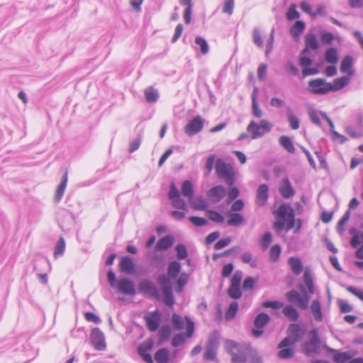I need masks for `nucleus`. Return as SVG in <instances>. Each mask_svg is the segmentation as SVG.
Instances as JSON below:
<instances>
[{"label": "nucleus", "mask_w": 363, "mask_h": 363, "mask_svg": "<svg viewBox=\"0 0 363 363\" xmlns=\"http://www.w3.org/2000/svg\"><path fill=\"white\" fill-rule=\"evenodd\" d=\"M226 351L231 355L234 363H263L257 351L249 345L238 343L228 340L225 342Z\"/></svg>", "instance_id": "f257e3e1"}, {"label": "nucleus", "mask_w": 363, "mask_h": 363, "mask_svg": "<svg viewBox=\"0 0 363 363\" xmlns=\"http://www.w3.org/2000/svg\"><path fill=\"white\" fill-rule=\"evenodd\" d=\"M295 225V213L294 209L289 204H281L277 211L276 221L274 223L275 230L286 231L291 230Z\"/></svg>", "instance_id": "f03ea898"}, {"label": "nucleus", "mask_w": 363, "mask_h": 363, "mask_svg": "<svg viewBox=\"0 0 363 363\" xmlns=\"http://www.w3.org/2000/svg\"><path fill=\"white\" fill-rule=\"evenodd\" d=\"M107 279L112 289L125 295L132 296L135 295L136 291L133 281L126 278H121L118 280L115 273L111 269L107 273Z\"/></svg>", "instance_id": "7ed1b4c3"}, {"label": "nucleus", "mask_w": 363, "mask_h": 363, "mask_svg": "<svg viewBox=\"0 0 363 363\" xmlns=\"http://www.w3.org/2000/svg\"><path fill=\"white\" fill-rule=\"evenodd\" d=\"M302 295L295 289H292L286 294V298L289 303H296L297 306L303 310L308 307L310 296L303 284H301L298 286Z\"/></svg>", "instance_id": "20e7f679"}, {"label": "nucleus", "mask_w": 363, "mask_h": 363, "mask_svg": "<svg viewBox=\"0 0 363 363\" xmlns=\"http://www.w3.org/2000/svg\"><path fill=\"white\" fill-rule=\"evenodd\" d=\"M273 125L267 120L262 119L259 123L251 121L247 127V131L250 134L252 139H257L269 133Z\"/></svg>", "instance_id": "39448f33"}, {"label": "nucleus", "mask_w": 363, "mask_h": 363, "mask_svg": "<svg viewBox=\"0 0 363 363\" xmlns=\"http://www.w3.org/2000/svg\"><path fill=\"white\" fill-rule=\"evenodd\" d=\"M216 171L217 175L224 179L228 186H233L235 182V173L232 167L226 164L221 159H218L216 162Z\"/></svg>", "instance_id": "423d86ee"}, {"label": "nucleus", "mask_w": 363, "mask_h": 363, "mask_svg": "<svg viewBox=\"0 0 363 363\" xmlns=\"http://www.w3.org/2000/svg\"><path fill=\"white\" fill-rule=\"evenodd\" d=\"M57 222L60 228L65 232L72 230L75 225V218L73 213L66 209H62L58 213Z\"/></svg>", "instance_id": "0eeeda50"}, {"label": "nucleus", "mask_w": 363, "mask_h": 363, "mask_svg": "<svg viewBox=\"0 0 363 363\" xmlns=\"http://www.w3.org/2000/svg\"><path fill=\"white\" fill-rule=\"evenodd\" d=\"M308 90L314 94H326L330 92L329 83H327L325 79H312L308 82Z\"/></svg>", "instance_id": "6e6552de"}, {"label": "nucleus", "mask_w": 363, "mask_h": 363, "mask_svg": "<svg viewBox=\"0 0 363 363\" xmlns=\"http://www.w3.org/2000/svg\"><path fill=\"white\" fill-rule=\"evenodd\" d=\"M203 126L204 120L201 116H196L185 125L184 132L188 136L191 137L200 133Z\"/></svg>", "instance_id": "1a4fd4ad"}, {"label": "nucleus", "mask_w": 363, "mask_h": 363, "mask_svg": "<svg viewBox=\"0 0 363 363\" xmlns=\"http://www.w3.org/2000/svg\"><path fill=\"white\" fill-rule=\"evenodd\" d=\"M139 290L148 296H150L157 300L160 298L159 289L155 286L153 282L149 279H145L140 282Z\"/></svg>", "instance_id": "9d476101"}, {"label": "nucleus", "mask_w": 363, "mask_h": 363, "mask_svg": "<svg viewBox=\"0 0 363 363\" xmlns=\"http://www.w3.org/2000/svg\"><path fill=\"white\" fill-rule=\"evenodd\" d=\"M92 347L97 351L106 349L105 335L98 328H92Z\"/></svg>", "instance_id": "9b49d317"}, {"label": "nucleus", "mask_w": 363, "mask_h": 363, "mask_svg": "<svg viewBox=\"0 0 363 363\" xmlns=\"http://www.w3.org/2000/svg\"><path fill=\"white\" fill-rule=\"evenodd\" d=\"M288 334L294 342L301 341L306 334V329L298 323H291L288 328Z\"/></svg>", "instance_id": "f8f14e48"}, {"label": "nucleus", "mask_w": 363, "mask_h": 363, "mask_svg": "<svg viewBox=\"0 0 363 363\" xmlns=\"http://www.w3.org/2000/svg\"><path fill=\"white\" fill-rule=\"evenodd\" d=\"M206 194L213 203H218L225 196L226 189L222 185H217L211 188Z\"/></svg>", "instance_id": "ddd939ff"}, {"label": "nucleus", "mask_w": 363, "mask_h": 363, "mask_svg": "<svg viewBox=\"0 0 363 363\" xmlns=\"http://www.w3.org/2000/svg\"><path fill=\"white\" fill-rule=\"evenodd\" d=\"M269 186L266 184H260L256 191V204L259 206L266 205L269 198Z\"/></svg>", "instance_id": "4468645a"}, {"label": "nucleus", "mask_w": 363, "mask_h": 363, "mask_svg": "<svg viewBox=\"0 0 363 363\" xmlns=\"http://www.w3.org/2000/svg\"><path fill=\"white\" fill-rule=\"evenodd\" d=\"M119 268L125 274H133L135 272V263L129 256H123L119 262Z\"/></svg>", "instance_id": "2eb2a0df"}, {"label": "nucleus", "mask_w": 363, "mask_h": 363, "mask_svg": "<svg viewBox=\"0 0 363 363\" xmlns=\"http://www.w3.org/2000/svg\"><path fill=\"white\" fill-rule=\"evenodd\" d=\"M279 191L281 196L286 199L292 197L295 194L289 179L286 177L282 179Z\"/></svg>", "instance_id": "dca6fc26"}, {"label": "nucleus", "mask_w": 363, "mask_h": 363, "mask_svg": "<svg viewBox=\"0 0 363 363\" xmlns=\"http://www.w3.org/2000/svg\"><path fill=\"white\" fill-rule=\"evenodd\" d=\"M319 342L317 341L316 336L315 338H311L310 340L305 342L303 346L304 353L308 356L318 353L320 350Z\"/></svg>", "instance_id": "f3484780"}, {"label": "nucleus", "mask_w": 363, "mask_h": 363, "mask_svg": "<svg viewBox=\"0 0 363 363\" xmlns=\"http://www.w3.org/2000/svg\"><path fill=\"white\" fill-rule=\"evenodd\" d=\"M303 280L304 283L303 286H305L306 291L310 296V295H312L315 293V288L313 275L308 267H306L304 270Z\"/></svg>", "instance_id": "a211bd4d"}, {"label": "nucleus", "mask_w": 363, "mask_h": 363, "mask_svg": "<svg viewBox=\"0 0 363 363\" xmlns=\"http://www.w3.org/2000/svg\"><path fill=\"white\" fill-rule=\"evenodd\" d=\"M174 239L172 235H165L157 241L155 250L156 252L167 250L174 245Z\"/></svg>", "instance_id": "6ab92c4d"}, {"label": "nucleus", "mask_w": 363, "mask_h": 363, "mask_svg": "<svg viewBox=\"0 0 363 363\" xmlns=\"http://www.w3.org/2000/svg\"><path fill=\"white\" fill-rule=\"evenodd\" d=\"M288 264L295 276H298L301 274L303 265L299 257H290L288 259Z\"/></svg>", "instance_id": "aec40b11"}, {"label": "nucleus", "mask_w": 363, "mask_h": 363, "mask_svg": "<svg viewBox=\"0 0 363 363\" xmlns=\"http://www.w3.org/2000/svg\"><path fill=\"white\" fill-rule=\"evenodd\" d=\"M311 313L317 322H321L323 319V314L322 312L321 305L318 300L315 299L311 302L310 306Z\"/></svg>", "instance_id": "412c9836"}, {"label": "nucleus", "mask_w": 363, "mask_h": 363, "mask_svg": "<svg viewBox=\"0 0 363 363\" xmlns=\"http://www.w3.org/2000/svg\"><path fill=\"white\" fill-rule=\"evenodd\" d=\"M67 181H68V176H67V172L66 171L63 174V175L61 178L60 184L58 185V186L56 189V192H55V201L56 203H58L61 201V199L64 195L66 186H67Z\"/></svg>", "instance_id": "4be33fe9"}, {"label": "nucleus", "mask_w": 363, "mask_h": 363, "mask_svg": "<svg viewBox=\"0 0 363 363\" xmlns=\"http://www.w3.org/2000/svg\"><path fill=\"white\" fill-rule=\"evenodd\" d=\"M350 82V77L349 76H343L340 78H336L333 81V84L329 83V90L330 91H337L345 86H346Z\"/></svg>", "instance_id": "5701e85b"}, {"label": "nucleus", "mask_w": 363, "mask_h": 363, "mask_svg": "<svg viewBox=\"0 0 363 363\" xmlns=\"http://www.w3.org/2000/svg\"><path fill=\"white\" fill-rule=\"evenodd\" d=\"M145 321L147 326L150 331H156L160 326V313L158 311H155L152 313L150 317H146Z\"/></svg>", "instance_id": "b1692460"}, {"label": "nucleus", "mask_w": 363, "mask_h": 363, "mask_svg": "<svg viewBox=\"0 0 363 363\" xmlns=\"http://www.w3.org/2000/svg\"><path fill=\"white\" fill-rule=\"evenodd\" d=\"M352 57L350 55L345 56L341 62L340 72L347 73L349 77L354 75V72L352 69Z\"/></svg>", "instance_id": "393cba45"}, {"label": "nucleus", "mask_w": 363, "mask_h": 363, "mask_svg": "<svg viewBox=\"0 0 363 363\" xmlns=\"http://www.w3.org/2000/svg\"><path fill=\"white\" fill-rule=\"evenodd\" d=\"M226 215L230 217L227 220V224L230 226L237 227L244 223L245 218L239 213H232L228 211Z\"/></svg>", "instance_id": "a878e982"}, {"label": "nucleus", "mask_w": 363, "mask_h": 363, "mask_svg": "<svg viewBox=\"0 0 363 363\" xmlns=\"http://www.w3.org/2000/svg\"><path fill=\"white\" fill-rule=\"evenodd\" d=\"M152 347V343L145 345H141L138 348V352L140 356L143 358V359L147 363H153V359L150 354L147 353V351L150 350Z\"/></svg>", "instance_id": "bb28decb"}, {"label": "nucleus", "mask_w": 363, "mask_h": 363, "mask_svg": "<svg viewBox=\"0 0 363 363\" xmlns=\"http://www.w3.org/2000/svg\"><path fill=\"white\" fill-rule=\"evenodd\" d=\"M257 93V88L255 87L252 94V115L257 118H261L263 116L262 109L259 107L257 101L256 95Z\"/></svg>", "instance_id": "cd10ccee"}, {"label": "nucleus", "mask_w": 363, "mask_h": 363, "mask_svg": "<svg viewBox=\"0 0 363 363\" xmlns=\"http://www.w3.org/2000/svg\"><path fill=\"white\" fill-rule=\"evenodd\" d=\"M182 269L181 264L177 261L170 262L167 268L168 277L171 279H176L180 274Z\"/></svg>", "instance_id": "c85d7f7f"}, {"label": "nucleus", "mask_w": 363, "mask_h": 363, "mask_svg": "<svg viewBox=\"0 0 363 363\" xmlns=\"http://www.w3.org/2000/svg\"><path fill=\"white\" fill-rule=\"evenodd\" d=\"M162 293L163 295L164 303L167 306L173 307L175 303V299L172 287H166L164 289H162Z\"/></svg>", "instance_id": "c756f323"}, {"label": "nucleus", "mask_w": 363, "mask_h": 363, "mask_svg": "<svg viewBox=\"0 0 363 363\" xmlns=\"http://www.w3.org/2000/svg\"><path fill=\"white\" fill-rule=\"evenodd\" d=\"M282 313L291 321H296L298 319L299 314L297 310L291 305L285 306L282 309Z\"/></svg>", "instance_id": "7c9ffc66"}, {"label": "nucleus", "mask_w": 363, "mask_h": 363, "mask_svg": "<svg viewBox=\"0 0 363 363\" xmlns=\"http://www.w3.org/2000/svg\"><path fill=\"white\" fill-rule=\"evenodd\" d=\"M306 28L305 23L302 21H297L290 28V34L295 39H298L303 33Z\"/></svg>", "instance_id": "2f4dec72"}, {"label": "nucleus", "mask_w": 363, "mask_h": 363, "mask_svg": "<svg viewBox=\"0 0 363 363\" xmlns=\"http://www.w3.org/2000/svg\"><path fill=\"white\" fill-rule=\"evenodd\" d=\"M220 344V334L218 331H213L208 336L206 347L218 350Z\"/></svg>", "instance_id": "473e14b6"}, {"label": "nucleus", "mask_w": 363, "mask_h": 363, "mask_svg": "<svg viewBox=\"0 0 363 363\" xmlns=\"http://www.w3.org/2000/svg\"><path fill=\"white\" fill-rule=\"evenodd\" d=\"M154 357L157 363H167L169 360V351L167 348L160 349L155 352Z\"/></svg>", "instance_id": "72a5a7b5"}, {"label": "nucleus", "mask_w": 363, "mask_h": 363, "mask_svg": "<svg viewBox=\"0 0 363 363\" xmlns=\"http://www.w3.org/2000/svg\"><path fill=\"white\" fill-rule=\"evenodd\" d=\"M189 201L191 206L196 210H206L208 207V202L202 197L193 198Z\"/></svg>", "instance_id": "f704fd0d"}, {"label": "nucleus", "mask_w": 363, "mask_h": 363, "mask_svg": "<svg viewBox=\"0 0 363 363\" xmlns=\"http://www.w3.org/2000/svg\"><path fill=\"white\" fill-rule=\"evenodd\" d=\"M182 194L184 196L186 197L189 200L193 199L194 189L193 184L189 180H185L182 185Z\"/></svg>", "instance_id": "c9c22d12"}, {"label": "nucleus", "mask_w": 363, "mask_h": 363, "mask_svg": "<svg viewBox=\"0 0 363 363\" xmlns=\"http://www.w3.org/2000/svg\"><path fill=\"white\" fill-rule=\"evenodd\" d=\"M269 316L264 313H259L254 320V325L256 328L262 329L264 327L269 321Z\"/></svg>", "instance_id": "e433bc0d"}, {"label": "nucleus", "mask_w": 363, "mask_h": 363, "mask_svg": "<svg viewBox=\"0 0 363 363\" xmlns=\"http://www.w3.org/2000/svg\"><path fill=\"white\" fill-rule=\"evenodd\" d=\"M352 358V355L348 352H336L333 357L335 363H345L350 362Z\"/></svg>", "instance_id": "4c0bfd02"}, {"label": "nucleus", "mask_w": 363, "mask_h": 363, "mask_svg": "<svg viewBox=\"0 0 363 363\" xmlns=\"http://www.w3.org/2000/svg\"><path fill=\"white\" fill-rule=\"evenodd\" d=\"M145 97L148 103H154L157 101L159 98V93L157 89L152 86L147 87L145 90Z\"/></svg>", "instance_id": "58836bf2"}, {"label": "nucleus", "mask_w": 363, "mask_h": 363, "mask_svg": "<svg viewBox=\"0 0 363 363\" xmlns=\"http://www.w3.org/2000/svg\"><path fill=\"white\" fill-rule=\"evenodd\" d=\"M189 279V275L185 272H182L179 274V277L177 279V288L176 291L177 293H181L184 287L187 284Z\"/></svg>", "instance_id": "ea45409f"}, {"label": "nucleus", "mask_w": 363, "mask_h": 363, "mask_svg": "<svg viewBox=\"0 0 363 363\" xmlns=\"http://www.w3.org/2000/svg\"><path fill=\"white\" fill-rule=\"evenodd\" d=\"M66 243L63 237H60L59 240L55 244L54 250V257L57 258L58 257L62 256L65 251Z\"/></svg>", "instance_id": "a19ab883"}, {"label": "nucleus", "mask_w": 363, "mask_h": 363, "mask_svg": "<svg viewBox=\"0 0 363 363\" xmlns=\"http://www.w3.org/2000/svg\"><path fill=\"white\" fill-rule=\"evenodd\" d=\"M279 144L285 148L289 152L294 153L295 147L293 145V143L291 138L288 136L282 135L279 138Z\"/></svg>", "instance_id": "79ce46f5"}, {"label": "nucleus", "mask_w": 363, "mask_h": 363, "mask_svg": "<svg viewBox=\"0 0 363 363\" xmlns=\"http://www.w3.org/2000/svg\"><path fill=\"white\" fill-rule=\"evenodd\" d=\"M287 119L289 126L292 130H297L299 128V119L295 116L290 108H289L287 111Z\"/></svg>", "instance_id": "37998d69"}, {"label": "nucleus", "mask_w": 363, "mask_h": 363, "mask_svg": "<svg viewBox=\"0 0 363 363\" xmlns=\"http://www.w3.org/2000/svg\"><path fill=\"white\" fill-rule=\"evenodd\" d=\"M325 60L328 63L336 64L338 62L337 51L334 48H330L326 50Z\"/></svg>", "instance_id": "c03bdc74"}, {"label": "nucleus", "mask_w": 363, "mask_h": 363, "mask_svg": "<svg viewBox=\"0 0 363 363\" xmlns=\"http://www.w3.org/2000/svg\"><path fill=\"white\" fill-rule=\"evenodd\" d=\"M305 43L308 48L312 50H317L319 48L318 42L313 33H308L305 36Z\"/></svg>", "instance_id": "a18cd8bd"}, {"label": "nucleus", "mask_w": 363, "mask_h": 363, "mask_svg": "<svg viewBox=\"0 0 363 363\" xmlns=\"http://www.w3.org/2000/svg\"><path fill=\"white\" fill-rule=\"evenodd\" d=\"M171 336V329L167 325L162 326L159 330V338L160 342H164L169 339Z\"/></svg>", "instance_id": "49530a36"}, {"label": "nucleus", "mask_w": 363, "mask_h": 363, "mask_svg": "<svg viewBox=\"0 0 363 363\" xmlns=\"http://www.w3.org/2000/svg\"><path fill=\"white\" fill-rule=\"evenodd\" d=\"M238 310V304L236 301L230 303L228 310L225 312V319L231 320L235 318Z\"/></svg>", "instance_id": "de8ad7c7"}, {"label": "nucleus", "mask_w": 363, "mask_h": 363, "mask_svg": "<svg viewBox=\"0 0 363 363\" xmlns=\"http://www.w3.org/2000/svg\"><path fill=\"white\" fill-rule=\"evenodd\" d=\"M175 251L177 252V257L178 259L182 260L187 258L188 251L186 247L184 244H177L175 247Z\"/></svg>", "instance_id": "09e8293b"}, {"label": "nucleus", "mask_w": 363, "mask_h": 363, "mask_svg": "<svg viewBox=\"0 0 363 363\" xmlns=\"http://www.w3.org/2000/svg\"><path fill=\"white\" fill-rule=\"evenodd\" d=\"M147 257L151 265L154 267H157L161 264L163 260L162 256L156 252H148Z\"/></svg>", "instance_id": "8fccbe9b"}, {"label": "nucleus", "mask_w": 363, "mask_h": 363, "mask_svg": "<svg viewBox=\"0 0 363 363\" xmlns=\"http://www.w3.org/2000/svg\"><path fill=\"white\" fill-rule=\"evenodd\" d=\"M217 352V350L206 347L203 354V359L206 361L218 362Z\"/></svg>", "instance_id": "3c124183"}, {"label": "nucleus", "mask_w": 363, "mask_h": 363, "mask_svg": "<svg viewBox=\"0 0 363 363\" xmlns=\"http://www.w3.org/2000/svg\"><path fill=\"white\" fill-rule=\"evenodd\" d=\"M195 43L199 47L201 52L205 55L208 52L209 46L207 41L202 37H196L195 38Z\"/></svg>", "instance_id": "603ef678"}, {"label": "nucleus", "mask_w": 363, "mask_h": 363, "mask_svg": "<svg viewBox=\"0 0 363 363\" xmlns=\"http://www.w3.org/2000/svg\"><path fill=\"white\" fill-rule=\"evenodd\" d=\"M228 296L233 299H238L242 296L240 286L230 284L228 290Z\"/></svg>", "instance_id": "864d4df0"}, {"label": "nucleus", "mask_w": 363, "mask_h": 363, "mask_svg": "<svg viewBox=\"0 0 363 363\" xmlns=\"http://www.w3.org/2000/svg\"><path fill=\"white\" fill-rule=\"evenodd\" d=\"M206 213L208 218L212 221L218 223H223L224 221V217L216 211L208 210Z\"/></svg>", "instance_id": "5fc2aeb1"}, {"label": "nucleus", "mask_w": 363, "mask_h": 363, "mask_svg": "<svg viewBox=\"0 0 363 363\" xmlns=\"http://www.w3.org/2000/svg\"><path fill=\"white\" fill-rule=\"evenodd\" d=\"M281 247L279 245H273L269 250V259L272 262H276L278 261L281 254Z\"/></svg>", "instance_id": "6e6d98bb"}, {"label": "nucleus", "mask_w": 363, "mask_h": 363, "mask_svg": "<svg viewBox=\"0 0 363 363\" xmlns=\"http://www.w3.org/2000/svg\"><path fill=\"white\" fill-rule=\"evenodd\" d=\"M350 217V209L347 210L341 218V219L338 221L337 230L339 233H342L345 231L344 225L349 220Z\"/></svg>", "instance_id": "4d7b16f0"}, {"label": "nucleus", "mask_w": 363, "mask_h": 363, "mask_svg": "<svg viewBox=\"0 0 363 363\" xmlns=\"http://www.w3.org/2000/svg\"><path fill=\"white\" fill-rule=\"evenodd\" d=\"M350 217V209L347 210L341 218V219L338 221L337 230L339 233H342L345 231L344 225L349 220Z\"/></svg>", "instance_id": "13d9d810"}, {"label": "nucleus", "mask_w": 363, "mask_h": 363, "mask_svg": "<svg viewBox=\"0 0 363 363\" xmlns=\"http://www.w3.org/2000/svg\"><path fill=\"white\" fill-rule=\"evenodd\" d=\"M350 217V209L347 210L341 218V219L338 221L337 230L339 233H342L345 231L344 225L349 220Z\"/></svg>", "instance_id": "bf43d9fd"}, {"label": "nucleus", "mask_w": 363, "mask_h": 363, "mask_svg": "<svg viewBox=\"0 0 363 363\" xmlns=\"http://www.w3.org/2000/svg\"><path fill=\"white\" fill-rule=\"evenodd\" d=\"M350 217V209L347 210L341 218V219L338 221L337 230L339 233H342L345 231L344 225L349 220Z\"/></svg>", "instance_id": "052dcab7"}, {"label": "nucleus", "mask_w": 363, "mask_h": 363, "mask_svg": "<svg viewBox=\"0 0 363 363\" xmlns=\"http://www.w3.org/2000/svg\"><path fill=\"white\" fill-rule=\"evenodd\" d=\"M350 217V209L347 210L341 218V219L338 221L337 230L339 233H342L345 231L344 225L349 220Z\"/></svg>", "instance_id": "680f3d73"}, {"label": "nucleus", "mask_w": 363, "mask_h": 363, "mask_svg": "<svg viewBox=\"0 0 363 363\" xmlns=\"http://www.w3.org/2000/svg\"><path fill=\"white\" fill-rule=\"evenodd\" d=\"M274 33H275V30H274V28H272L270 31L269 38L267 40V45H266V49H265V55L267 56L269 55L273 50L274 42Z\"/></svg>", "instance_id": "e2e57ef3"}, {"label": "nucleus", "mask_w": 363, "mask_h": 363, "mask_svg": "<svg viewBox=\"0 0 363 363\" xmlns=\"http://www.w3.org/2000/svg\"><path fill=\"white\" fill-rule=\"evenodd\" d=\"M172 324L176 330H182L184 328V321L182 318L176 313L172 314Z\"/></svg>", "instance_id": "0e129e2a"}, {"label": "nucleus", "mask_w": 363, "mask_h": 363, "mask_svg": "<svg viewBox=\"0 0 363 363\" xmlns=\"http://www.w3.org/2000/svg\"><path fill=\"white\" fill-rule=\"evenodd\" d=\"M171 201H172V204L173 207L178 208V209H182L183 211L188 210L187 203L180 196L175 198Z\"/></svg>", "instance_id": "69168bd1"}, {"label": "nucleus", "mask_w": 363, "mask_h": 363, "mask_svg": "<svg viewBox=\"0 0 363 363\" xmlns=\"http://www.w3.org/2000/svg\"><path fill=\"white\" fill-rule=\"evenodd\" d=\"M252 40L253 43L259 48H262L264 46L263 40L261 34L257 28H253L252 32Z\"/></svg>", "instance_id": "338daca9"}, {"label": "nucleus", "mask_w": 363, "mask_h": 363, "mask_svg": "<svg viewBox=\"0 0 363 363\" xmlns=\"http://www.w3.org/2000/svg\"><path fill=\"white\" fill-rule=\"evenodd\" d=\"M294 354V350L292 347L281 348L279 352L278 356L281 359H289Z\"/></svg>", "instance_id": "774afa93"}]
</instances>
